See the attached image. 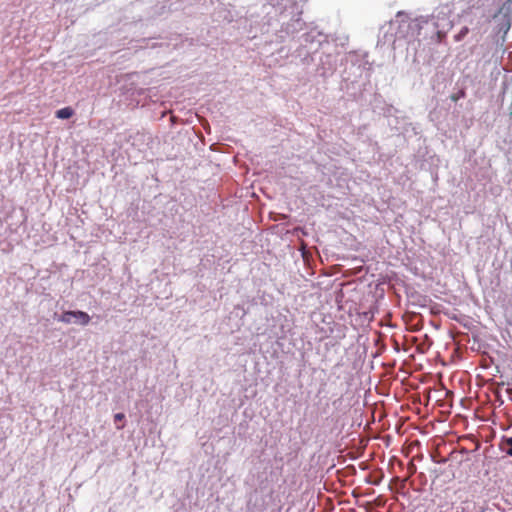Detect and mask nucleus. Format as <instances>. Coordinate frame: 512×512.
Returning <instances> with one entry per match:
<instances>
[{
    "label": "nucleus",
    "instance_id": "f257e3e1",
    "mask_svg": "<svg viewBox=\"0 0 512 512\" xmlns=\"http://www.w3.org/2000/svg\"><path fill=\"white\" fill-rule=\"evenodd\" d=\"M53 319L65 324H75L87 326L90 321V315L82 310H63L61 314L54 312Z\"/></svg>",
    "mask_w": 512,
    "mask_h": 512
},
{
    "label": "nucleus",
    "instance_id": "f03ea898",
    "mask_svg": "<svg viewBox=\"0 0 512 512\" xmlns=\"http://www.w3.org/2000/svg\"><path fill=\"white\" fill-rule=\"evenodd\" d=\"M424 22L422 19H410L405 13L399 12L395 20L390 22V29H397L400 32L405 30L415 32L424 28L422 25Z\"/></svg>",
    "mask_w": 512,
    "mask_h": 512
},
{
    "label": "nucleus",
    "instance_id": "7ed1b4c3",
    "mask_svg": "<svg viewBox=\"0 0 512 512\" xmlns=\"http://www.w3.org/2000/svg\"><path fill=\"white\" fill-rule=\"evenodd\" d=\"M374 111L383 115L384 117H397L399 110L391 104H386L379 98H375Z\"/></svg>",
    "mask_w": 512,
    "mask_h": 512
},
{
    "label": "nucleus",
    "instance_id": "20e7f679",
    "mask_svg": "<svg viewBox=\"0 0 512 512\" xmlns=\"http://www.w3.org/2000/svg\"><path fill=\"white\" fill-rule=\"evenodd\" d=\"M499 450L508 457H512V436L502 435L498 443Z\"/></svg>",
    "mask_w": 512,
    "mask_h": 512
},
{
    "label": "nucleus",
    "instance_id": "39448f33",
    "mask_svg": "<svg viewBox=\"0 0 512 512\" xmlns=\"http://www.w3.org/2000/svg\"><path fill=\"white\" fill-rule=\"evenodd\" d=\"M75 115V110L71 106H65L55 111V117L60 120H68Z\"/></svg>",
    "mask_w": 512,
    "mask_h": 512
},
{
    "label": "nucleus",
    "instance_id": "423d86ee",
    "mask_svg": "<svg viewBox=\"0 0 512 512\" xmlns=\"http://www.w3.org/2000/svg\"><path fill=\"white\" fill-rule=\"evenodd\" d=\"M498 35L499 34H494L493 39H492L493 42L496 43V49H495V52L493 53V56H496L499 52H501V57H502L504 55V53L506 52V49L503 46H504V42L506 40L507 34H502L501 42H500V38H498Z\"/></svg>",
    "mask_w": 512,
    "mask_h": 512
},
{
    "label": "nucleus",
    "instance_id": "0eeeda50",
    "mask_svg": "<svg viewBox=\"0 0 512 512\" xmlns=\"http://www.w3.org/2000/svg\"><path fill=\"white\" fill-rule=\"evenodd\" d=\"M125 419H126V416L122 412H118V413L114 414V422L116 424L117 429L120 430L124 427Z\"/></svg>",
    "mask_w": 512,
    "mask_h": 512
},
{
    "label": "nucleus",
    "instance_id": "6e6552de",
    "mask_svg": "<svg viewBox=\"0 0 512 512\" xmlns=\"http://www.w3.org/2000/svg\"><path fill=\"white\" fill-rule=\"evenodd\" d=\"M512 0H508L504 3L503 7L500 9L499 14L495 16L496 19L500 18V16H506L508 12L511 10Z\"/></svg>",
    "mask_w": 512,
    "mask_h": 512
},
{
    "label": "nucleus",
    "instance_id": "1a4fd4ad",
    "mask_svg": "<svg viewBox=\"0 0 512 512\" xmlns=\"http://www.w3.org/2000/svg\"><path fill=\"white\" fill-rule=\"evenodd\" d=\"M466 96V92L464 89H458L456 93H453L450 98L452 101L457 102L458 100L464 98Z\"/></svg>",
    "mask_w": 512,
    "mask_h": 512
},
{
    "label": "nucleus",
    "instance_id": "9d476101",
    "mask_svg": "<svg viewBox=\"0 0 512 512\" xmlns=\"http://www.w3.org/2000/svg\"><path fill=\"white\" fill-rule=\"evenodd\" d=\"M431 459L434 463H437V464H446L447 462L450 461V458H445L441 455H431Z\"/></svg>",
    "mask_w": 512,
    "mask_h": 512
},
{
    "label": "nucleus",
    "instance_id": "9b49d317",
    "mask_svg": "<svg viewBox=\"0 0 512 512\" xmlns=\"http://www.w3.org/2000/svg\"><path fill=\"white\" fill-rule=\"evenodd\" d=\"M510 28H511L510 20H507L501 24V27L499 28V32H508Z\"/></svg>",
    "mask_w": 512,
    "mask_h": 512
},
{
    "label": "nucleus",
    "instance_id": "f8f14e48",
    "mask_svg": "<svg viewBox=\"0 0 512 512\" xmlns=\"http://www.w3.org/2000/svg\"><path fill=\"white\" fill-rule=\"evenodd\" d=\"M234 311L236 312V315L240 316L241 318H243L247 313L246 310L241 306H236Z\"/></svg>",
    "mask_w": 512,
    "mask_h": 512
},
{
    "label": "nucleus",
    "instance_id": "ddd939ff",
    "mask_svg": "<svg viewBox=\"0 0 512 512\" xmlns=\"http://www.w3.org/2000/svg\"><path fill=\"white\" fill-rule=\"evenodd\" d=\"M169 47V44L168 43H164V42H161V43H158V42H152L151 45H149V43L147 44V47H150V48H156V47Z\"/></svg>",
    "mask_w": 512,
    "mask_h": 512
},
{
    "label": "nucleus",
    "instance_id": "4468645a",
    "mask_svg": "<svg viewBox=\"0 0 512 512\" xmlns=\"http://www.w3.org/2000/svg\"><path fill=\"white\" fill-rule=\"evenodd\" d=\"M466 34H460V33H457V34H454V40L456 42H460L464 39Z\"/></svg>",
    "mask_w": 512,
    "mask_h": 512
},
{
    "label": "nucleus",
    "instance_id": "2eb2a0df",
    "mask_svg": "<svg viewBox=\"0 0 512 512\" xmlns=\"http://www.w3.org/2000/svg\"><path fill=\"white\" fill-rule=\"evenodd\" d=\"M456 453H457V450L454 449L451 451V453L446 458H450V461H454V460H456V457H455Z\"/></svg>",
    "mask_w": 512,
    "mask_h": 512
},
{
    "label": "nucleus",
    "instance_id": "dca6fc26",
    "mask_svg": "<svg viewBox=\"0 0 512 512\" xmlns=\"http://www.w3.org/2000/svg\"><path fill=\"white\" fill-rule=\"evenodd\" d=\"M310 36H311V34H309V33L303 34V37H304V39H305V42H311V43H313V42H314V39H313V38H311Z\"/></svg>",
    "mask_w": 512,
    "mask_h": 512
},
{
    "label": "nucleus",
    "instance_id": "f3484780",
    "mask_svg": "<svg viewBox=\"0 0 512 512\" xmlns=\"http://www.w3.org/2000/svg\"><path fill=\"white\" fill-rule=\"evenodd\" d=\"M395 35L396 34H393V33L384 34V38H385V40H393V41H395L396 40V38H394Z\"/></svg>",
    "mask_w": 512,
    "mask_h": 512
},
{
    "label": "nucleus",
    "instance_id": "a211bd4d",
    "mask_svg": "<svg viewBox=\"0 0 512 512\" xmlns=\"http://www.w3.org/2000/svg\"><path fill=\"white\" fill-rule=\"evenodd\" d=\"M436 36V40L437 41H442L443 39H445L446 35L447 34H440V33H437V34H434Z\"/></svg>",
    "mask_w": 512,
    "mask_h": 512
},
{
    "label": "nucleus",
    "instance_id": "6ab92c4d",
    "mask_svg": "<svg viewBox=\"0 0 512 512\" xmlns=\"http://www.w3.org/2000/svg\"><path fill=\"white\" fill-rule=\"evenodd\" d=\"M457 453H461V454H468V450L466 448H461L459 450H457Z\"/></svg>",
    "mask_w": 512,
    "mask_h": 512
},
{
    "label": "nucleus",
    "instance_id": "aec40b11",
    "mask_svg": "<svg viewBox=\"0 0 512 512\" xmlns=\"http://www.w3.org/2000/svg\"><path fill=\"white\" fill-rule=\"evenodd\" d=\"M317 35H318L319 37H323V38H324V39H323L324 41H327V40H328V37H329V35H328V34H322V33H319V34H317Z\"/></svg>",
    "mask_w": 512,
    "mask_h": 512
},
{
    "label": "nucleus",
    "instance_id": "412c9836",
    "mask_svg": "<svg viewBox=\"0 0 512 512\" xmlns=\"http://www.w3.org/2000/svg\"><path fill=\"white\" fill-rule=\"evenodd\" d=\"M30 35H31V34H25V35H24V37H23V38H24V40H25V41H28V39H27V38H28V36H30Z\"/></svg>",
    "mask_w": 512,
    "mask_h": 512
}]
</instances>
